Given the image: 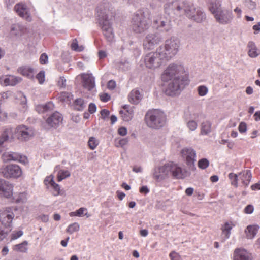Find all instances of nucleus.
<instances>
[{
  "label": "nucleus",
  "mask_w": 260,
  "mask_h": 260,
  "mask_svg": "<svg viewBox=\"0 0 260 260\" xmlns=\"http://www.w3.org/2000/svg\"><path fill=\"white\" fill-rule=\"evenodd\" d=\"M161 80L168 82L165 89L167 95L174 96L178 95L188 84L184 67L176 64H170L163 72Z\"/></svg>",
  "instance_id": "1"
},
{
  "label": "nucleus",
  "mask_w": 260,
  "mask_h": 260,
  "mask_svg": "<svg viewBox=\"0 0 260 260\" xmlns=\"http://www.w3.org/2000/svg\"><path fill=\"white\" fill-rule=\"evenodd\" d=\"M166 13L171 17H181L185 15L188 18L201 23L206 19L205 14L200 9L188 2L175 0L167 2L164 5Z\"/></svg>",
  "instance_id": "2"
},
{
  "label": "nucleus",
  "mask_w": 260,
  "mask_h": 260,
  "mask_svg": "<svg viewBox=\"0 0 260 260\" xmlns=\"http://www.w3.org/2000/svg\"><path fill=\"white\" fill-rule=\"evenodd\" d=\"M97 14L103 35L108 42H112L114 34L112 26L113 13L111 4L108 2L100 4L97 8Z\"/></svg>",
  "instance_id": "3"
},
{
  "label": "nucleus",
  "mask_w": 260,
  "mask_h": 260,
  "mask_svg": "<svg viewBox=\"0 0 260 260\" xmlns=\"http://www.w3.org/2000/svg\"><path fill=\"white\" fill-rule=\"evenodd\" d=\"M150 13L149 11L139 10L135 14L132 20V27L136 33H142L147 30L150 26Z\"/></svg>",
  "instance_id": "4"
},
{
  "label": "nucleus",
  "mask_w": 260,
  "mask_h": 260,
  "mask_svg": "<svg viewBox=\"0 0 260 260\" xmlns=\"http://www.w3.org/2000/svg\"><path fill=\"white\" fill-rule=\"evenodd\" d=\"M166 117L165 113L157 109L148 111L145 117L147 125L152 128L157 129L165 124Z\"/></svg>",
  "instance_id": "5"
},
{
  "label": "nucleus",
  "mask_w": 260,
  "mask_h": 260,
  "mask_svg": "<svg viewBox=\"0 0 260 260\" xmlns=\"http://www.w3.org/2000/svg\"><path fill=\"white\" fill-rule=\"evenodd\" d=\"M179 46L180 41L178 39L171 37L165 41L164 45L160 46L158 48L162 53L161 55L168 60L177 53Z\"/></svg>",
  "instance_id": "6"
},
{
  "label": "nucleus",
  "mask_w": 260,
  "mask_h": 260,
  "mask_svg": "<svg viewBox=\"0 0 260 260\" xmlns=\"http://www.w3.org/2000/svg\"><path fill=\"white\" fill-rule=\"evenodd\" d=\"M161 54L158 48H157L156 51L146 54L144 57V63L146 68L151 70L159 68L163 61L167 60Z\"/></svg>",
  "instance_id": "7"
},
{
  "label": "nucleus",
  "mask_w": 260,
  "mask_h": 260,
  "mask_svg": "<svg viewBox=\"0 0 260 260\" xmlns=\"http://www.w3.org/2000/svg\"><path fill=\"white\" fill-rule=\"evenodd\" d=\"M16 206L4 208L0 210V223L3 227L12 229V222L15 218L14 212L17 211Z\"/></svg>",
  "instance_id": "8"
},
{
  "label": "nucleus",
  "mask_w": 260,
  "mask_h": 260,
  "mask_svg": "<svg viewBox=\"0 0 260 260\" xmlns=\"http://www.w3.org/2000/svg\"><path fill=\"white\" fill-rule=\"evenodd\" d=\"M0 173L6 178H17L21 176L22 170L18 165L12 164L1 168Z\"/></svg>",
  "instance_id": "9"
},
{
  "label": "nucleus",
  "mask_w": 260,
  "mask_h": 260,
  "mask_svg": "<svg viewBox=\"0 0 260 260\" xmlns=\"http://www.w3.org/2000/svg\"><path fill=\"white\" fill-rule=\"evenodd\" d=\"M162 39L159 35L156 33L148 34L143 41V47L146 50L154 49Z\"/></svg>",
  "instance_id": "10"
},
{
  "label": "nucleus",
  "mask_w": 260,
  "mask_h": 260,
  "mask_svg": "<svg viewBox=\"0 0 260 260\" xmlns=\"http://www.w3.org/2000/svg\"><path fill=\"white\" fill-rule=\"evenodd\" d=\"M15 133L17 138L22 141H28L34 136V130L23 125L17 126Z\"/></svg>",
  "instance_id": "11"
},
{
  "label": "nucleus",
  "mask_w": 260,
  "mask_h": 260,
  "mask_svg": "<svg viewBox=\"0 0 260 260\" xmlns=\"http://www.w3.org/2000/svg\"><path fill=\"white\" fill-rule=\"evenodd\" d=\"M2 158L4 162H8L10 161H18L22 164H26L27 158L26 156L22 155L18 153L14 152H6L3 153Z\"/></svg>",
  "instance_id": "12"
},
{
  "label": "nucleus",
  "mask_w": 260,
  "mask_h": 260,
  "mask_svg": "<svg viewBox=\"0 0 260 260\" xmlns=\"http://www.w3.org/2000/svg\"><path fill=\"white\" fill-rule=\"evenodd\" d=\"M214 16L218 23L223 25L230 23L233 18L232 12L225 9L216 13Z\"/></svg>",
  "instance_id": "13"
},
{
  "label": "nucleus",
  "mask_w": 260,
  "mask_h": 260,
  "mask_svg": "<svg viewBox=\"0 0 260 260\" xmlns=\"http://www.w3.org/2000/svg\"><path fill=\"white\" fill-rule=\"evenodd\" d=\"M170 176L168 165L156 167L153 170V178L158 182L161 181Z\"/></svg>",
  "instance_id": "14"
},
{
  "label": "nucleus",
  "mask_w": 260,
  "mask_h": 260,
  "mask_svg": "<svg viewBox=\"0 0 260 260\" xmlns=\"http://www.w3.org/2000/svg\"><path fill=\"white\" fill-rule=\"evenodd\" d=\"M165 10V9H164ZM165 15H162L161 14H155L153 17V22L157 27H164L169 24L171 18H176L177 17H171L168 14L166 13L164 11Z\"/></svg>",
  "instance_id": "15"
},
{
  "label": "nucleus",
  "mask_w": 260,
  "mask_h": 260,
  "mask_svg": "<svg viewBox=\"0 0 260 260\" xmlns=\"http://www.w3.org/2000/svg\"><path fill=\"white\" fill-rule=\"evenodd\" d=\"M169 175L177 179H182L185 177V172L177 164L173 162L168 163Z\"/></svg>",
  "instance_id": "16"
},
{
  "label": "nucleus",
  "mask_w": 260,
  "mask_h": 260,
  "mask_svg": "<svg viewBox=\"0 0 260 260\" xmlns=\"http://www.w3.org/2000/svg\"><path fill=\"white\" fill-rule=\"evenodd\" d=\"M28 33L27 28L20 23H15L11 25L10 34L17 39H20Z\"/></svg>",
  "instance_id": "17"
},
{
  "label": "nucleus",
  "mask_w": 260,
  "mask_h": 260,
  "mask_svg": "<svg viewBox=\"0 0 260 260\" xmlns=\"http://www.w3.org/2000/svg\"><path fill=\"white\" fill-rule=\"evenodd\" d=\"M182 156L186 159V164L190 168L194 166L196 161V152L191 148H184L181 151Z\"/></svg>",
  "instance_id": "18"
},
{
  "label": "nucleus",
  "mask_w": 260,
  "mask_h": 260,
  "mask_svg": "<svg viewBox=\"0 0 260 260\" xmlns=\"http://www.w3.org/2000/svg\"><path fill=\"white\" fill-rule=\"evenodd\" d=\"M14 10L20 17L27 21H31V17L30 16V14L29 9L26 5L22 3L17 4L14 7Z\"/></svg>",
  "instance_id": "19"
},
{
  "label": "nucleus",
  "mask_w": 260,
  "mask_h": 260,
  "mask_svg": "<svg viewBox=\"0 0 260 260\" xmlns=\"http://www.w3.org/2000/svg\"><path fill=\"white\" fill-rule=\"evenodd\" d=\"M13 185L9 182L0 179V196L10 198L13 195Z\"/></svg>",
  "instance_id": "20"
},
{
  "label": "nucleus",
  "mask_w": 260,
  "mask_h": 260,
  "mask_svg": "<svg viewBox=\"0 0 260 260\" xmlns=\"http://www.w3.org/2000/svg\"><path fill=\"white\" fill-rule=\"evenodd\" d=\"M63 117L61 114L58 112L53 113L46 120V123L51 127L56 128L62 122Z\"/></svg>",
  "instance_id": "21"
},
{
  "label": "nucleus",
  "mask_w": 260,
  "mask_h": 260,
  "mask_svg": "<svg viewBox=\"0 0 260 260\" xmlns=\"http://www.w3.org/2000/svg\"><path fill=\"white\" fill-rule=\"evenodd\" d=\"M21 81V78L13 75L0 77V84L4 86H15Z\"/></svg>",
  "instance_id": "22"
},
{
  "label": "nucleus",
  "mask_w": 260,
  "mask_h": 260,
  "mask_svg": "<svg viewBox=\"0 0 260 260\" xmlns=\"http://www.w3.org/2000/svg\"><path fill=\"white\" fill-rule=\"evenodd\" d=\"M82 85L84 88L90 91L95 87L94 77L92 74H83L81 75Z\"/></svg>",
  "instance_id": "23"
},
{
  "label": "nucleus",
  "mask_w": 260,
  "mask_h": 260,
  "mask_svg": "<svg viewBox=\"0 0 260 260\" xmlns=\"http://www.w3.org/2000/svg\"><path fill=\"white\" fill-rule=\"evenodd\" d=\"M252 256L247 250L243 248H236L234 250L233 260H252Z\"/></svg>",
  "instance_id": "24"
},
{
  "label": "nucleus",
  "mask_w": 260,
  "mask_h": 260,
  "mask_svg": "<svg viewBox=\"0 0 260 260\" xmlns=\"http://www.w3.org/2000/svg\"><path fill=\"white\" fill-rule=\"evenodd\" d=\"M134 106L125 105L123 106V110L120 111L122 119L125 121L131 120L134 116Z\"/></svg>",
  "instance_id": "25"
},
{
  "label": "nucleus",
  "mask_w": 260,
  "mask_h": 260,
  "mask_svg": "<svg viewBox=\"0 0 260 260\" xmlns=\"http://www.w3.org/2000/svg\"><path fill=\"white\" fill-rule=\"evenodd\" d=\"M259 228V226L256 224L248 225L244 231L246 237L249 239H253L256 235Z\"/></svg>",
  "instance_id": "26"
},
{
  "label": "nucleus",
  "mask_w": 260,
  "mask_h": 260,
  "mask_svg": "<svg viewBox=\"0 0 260 260\" xmlns=\"http://www.w3.org/2000/svg\"><path fill=\"white\" fill-rule=\"evenodd\" d=\"M235 225L232 222H226L223 225L221 226V230L222 231V235L223 236L224 240L230 238L231 230Z\"/></svg>",
  "instance_id": "27"
},
{
  "label": "nucleus",
  "mask_w": 260,
  "mask_h": 260,
  "mask_svg": "<svg viewBox=\"0 0 260 260\" xmlns=\"http://www.w3.org/2000/svg\"><path fill=\"white\" fill-rule=\"evenodd\" d=\"M143 95L138 89L133 90L128 95L129 101L133 104H138L142 99Z\"/></svg>",
  "instance_id": "28"
},
{
  "label": "nucleus",
  "mask_w": 260,
  "mask_h": 260,
  "mask_svg": "<svg viewBox=\"0 0 260 260\" xmlns=\"http://www.w3.org/2000/svg\"><path fill=\"white\" fill-rule=\"evenodd\" d=\"M209 9L213 15L222 10L221 1L220 0H211Z\"/></svg>",
  "instance_id": "29"
},
{
  "label": "nucleus",
  "mask_w": 260,
  "mask_h": 260,
  "mask_svg": "<svg viewBox=\"0 0 260 260\" xmlns=\"http://www.w3.org/2000/svg\"><path fill=\"white\" fill-rule=\"evenodd\" d=\"M239 176H240L243 183L245 185L247 186L252 177L251 171L250 170H246L243 172H240L239 174Z\"/></svg>",
  "instance_id": "30"
},
{
  "label": "nucleus",
  "mask_w": 260,
  "mask_h": 260,
  "mask_svg": "<svg viewBox=\"0 0 260 260\" xmlns=\"http://www.w3.org/2000/svg\"><path fill=\"white\" fill-rule=\"evenodd\" d=\"M249 50H248V55L251 57H255L259 55V53L258 52L257 48H256L255 43L250 41L248 43L247 45Z\"/></svg>",
  "instance_id": "31"
},
{
  "label": "nucleus",
  "mask_w": 260,
  "mask_h": 260,
  "mask_svg": "<svg viewBox=\"0 0 260 260\" xmlns=\"http://www.w3.org/2000/svg\"><path fill=\"white\" fill-rule=\"evenodd\" d=\"M12 129L8 128L5 129L0 137V146H2L4 143L8 140L10 136H12Z\"/></svg>",
  "instance_id": "32"
},
{
  "label": "nucleus",
  "mask_w": 260,
  "mask_h": 260,
  "mask_svg": "<svg viewBox=\"0 0 260 260\" xmlns=\"http://www.w3.org/2000/svg\"><path fill=\"white\" fill-rule=\"evenodd\" d=\"M28 243L26 241H24L21 243L15 245L13 249L14 251L20 252H26L28 249L27 245Z\"/></svg>",
  "instance_id": "33"
},
{
  "label": "nucleus",
  "mask_w": 260,
  "mask_h": 260,
  "mask_svg": "<svg viewBox=\"0 0 260 260\" xmlns=\"http://www.w3.org/2000/svg\"><path fill=\"white\" fill-rule=\"evenodd\" d=\"M211 123L210 121H206L202 123L201 134L203 135H207L211 132Z\"/></svg>",
  "instance_id": "34"
},
{
  "label": "nucleus",
  "mask_w": 260,
  "mask_h": 260,
  "mask_svg": "<svg viewBox=\"0 0 260 260\" xmlns=\"http://www.w3.org/2000/svg\"><path fill=\"white\" fill-rule=\"evenodd\" d=\"M75 109L78 111L83 110L86 107V103L81 98L75 100L74 103Z\"/></svg>",
  "instance_id": "35"
},
{
  "label": "nucleus",
  "mask_w": 260,
  "mask_h": 260,
  "mask_svg": "<svg viewBox=\"0 0 260 260\" xmlns=\"http://www.w3.org/2000/svg\"><path fill=\"white\" fill-rule=\"evenodd\" d=\"M19 72L28 78H31L33 77V71L32 69L28 67H21L18 69Z\"/></svg>",
  "instance_id": "36"
},
{
  "label": "nucleus",
  "mask_w": 260,
  "mask_h": 260,
  "mask_svg": "<svg viewBox=\"0 0 260 260\" xmlns=\"http://www.w3.org/2000/svg\"><path fill=\"white\" fill-rule=\"evenodd\" d=\"M70 172L68 170H59L57 174V181L60 182L70 176Z\"/></svg>",
  "instance_id": "37"
},
{
  "label": "nucleus",
  "mask_w": 260,
  "mask_h": 260,
  "mask_svg": "<svg viewBox=\"0 0 260 260\" xmlns=\"http://www.w3.org/2000/svg\"><path fill=\"white\" fill-rule=\"evenodd\" d=\"M11 230L12 229L3 227L2 224L0 223V241L4 240Z\"/></svg>",
  "instance_id": "38"
},
{
  "label": "nucleus",
  "mask_w": 260,
  "mask_h": 260,
  "mask_svg": "<svg viewBox=\"0 0 260 260\" xmlns=\"http://www.w3.org/2000/svg\"><path fill=\"white\" fill-rule=\"evenodd\" d=\"M80 225L77 222H74L70 224L66 230L67 233L72 234L74 232H77L79 230Z\"/></svg>",
  "instance_id": "39"
},
{
  "label": "nucleus",
  "mask_w": 260,
  "mask_h": 260,
  "mask_svg": "<svg viewBox=\"0 0 260 260\" xmlns=\"http://www.w3.org/2000/svg\"><path fill=\"white\" fill-rule=\"evenodd\" d=\"M53 189L52 194L54 196H57L58 195H62L64 193L63 191L60 189V186L55 182V184H53L50 185Z\"/></svg>",
  "instance_id": "40"
},
{
  "label": "nucleus",
  "mask_w": 260,
  "mask_h": 260,
  "mask_svg": "<svg viewBox=\"0 0 260 260\" xmlns=\"http://www.w3.org/2000/svg\"><path fill=\"white\" fill-rule=\"evenodd\" d=\"M71 47L73 50L77 52H81L83 51L84 49V47L82 45H78V41L76 39H74L73 40L72 43L71 45Z\"/></svg>",
  "instance_id": "41"
},
{
  "label": "nucleus",
  "mask_w": 260,
  "mask_h": 260,
  "mask_svg": "<svg viewBox=\"0 0 260 260\" xmlns=\"http://www.w3.org/2000/svg\"><path fill=\"white\" fill-rule=\"evenodd\" d=\"M15 202L17 203H24L26 202L27 197L25 193H20L17 197L14 198Z\"/></svg>",
  "instance_id": "42"
},
{
  "label": "nucleus",
  "mask_w": 260,
  "mask_h": 260,
  "mask_svg": "<svg viewBox=\"0 0 260 260\" xmlns=\"http://www.w3.org/2000/svg\"><path fill=\"white\" fill-rule=\"evenodd\" d=\"M54 104L51 102H49L45 105L40 106L38 107V109H42L43 112H47L50 111L54 108Z\"/></svg>",
  "instance_id": "43"
},
{
  "label": "nucleus",
  "mask_w": 260,
  "mask_h": 260,
  "mask_svg": "<svg viewBox=\"0 0 260 260\" xmlns=\"http://www.w3.org/2000/svg\"><path fill=\"white\" fill-rule=\"evenodd\" d=\"M88 146L91 150H94L99 144V141L95 137H91L88 142Z\"/></svg>",
  "instance_id": "44"
},
{
  "label": "nucleus",
  "mask_w": 260,
  "mask_h": 260,
  "mask_svg": "<svg viewBox=\"0 0 260 260\" xmlns=\"http://www.w3.org/2000/svg\"><path fill=\"white\" fill-rule=\"evenodd\" d=\"M229 178L231 180V184L236 187H238V175L233 173H230L229 175Z\"/></svg>",
  "instance_id": "45"
},
{
  "label": "nucleus",
  "mask_w": 260,
  "mask_h": 260,
  "mask_svg": "<svg viewBox=\"0 0 260 260\" xmlns=\"http://www.w3.org/2000/svg\"><path fill=\"white\" fill-rule=\"evenodd\" d=\"M76 213H77V216L78 217L86 216L88 218L90 216V215L88 213L87 208L84 207H81L76 210Z\"/></svg>",
  "instance_id": "46"
},
{
  "label": "nucleus",
  "mask_w": 260,
  "mask_h": 260,
  "mask_svg": "<svg viewBox=\"0 0 260 260\" xmlns=\"http://www.w3.org/2000/svg\"><path fill=\"white\" fill-rule=\"evenodd\" d=\"M198 94L201 96L206 95L208 92V88L204 85L199 86L197 88Z\"/></svg>",
  "instance_id": "47"
},
{
  "label": "nucleus",
  "mask_w": 260,
  "mask_h": 260,
  "mask_svg": "<svg viewBox=\"0 0 260 260\" xmlns=\"http://www.w3.org/2000/svg\"><path fill=\"white\" fill-rule=\"evenodd\" d=\"M209 165V161L206 158H202L198 161V167L202 169H205Z\"/></svg>",
  "instance_id": "48"
},
{
  "label": "nucleus",
  "mask_w": 260,
  "mask_h": 260,
  "mask_svg": "<svg viewBox=\"0 0 260 260\" xmlns=\"http://www.w3.org/2000/svg\"><path fill=\"white\" fill-rule=\"evenodd\" d=\"M245 5L249 9L254 10L256 8V3L252 0H245Z\"/></svg>",
  "instance_id": "49"
},
{
  "label": "nucleus",
  "mask_w": 260,
  "mask_h": 260,
  "mask_svg": "<svg viewBox=\"0 0 260 260\" xmlns=\"http://www.w3.org/2000/svg\"><path fill=\"white\" fill-rule=\"evenodd\" d=\"M53 179L54 177L52 175L46 177L44 181L45 185L47 186L48 185H52L53 184H55Z\"/></svg>",
  "instance_id": "50"
},
{
  "label": "nucleus",
  "mask_w": 260,
  "mask_h": 260,
  "mask_svg": "<svg viewBox=\"0 0 260 260\" xmlns=\"http://www.w3.org/2000/svg\"><path fill=\"white\" fill-rule=\"evenodd\" d=\"M40 84H42L45 81V72L43 71H40L36 76Z\"/></svg>",
  "instance_id": "51"
},
{
  "label": "nucleus",
  "mask_w": 260,
  "mask_h": 260,
  "mask_svg": "<svg viewBox=\"0 0 260 260\" xmlns=\"http://www.w3.org/2000/svg\"><path fill=\"white\" fill-rule=\"evenodd\" d=\"M59 98L62 102H68L70 101V94L66 92L61 93Z\"/></svg>",
  "instance_id": "52"
},
{
  "label": "nucleus",
  "mask_w": 260,
  "mask_h": 260,
  "mask_svg": "<svg viewBox=\"0 0 260 260\" xmlns=\"http://www.w3.org/2000/svg\"><path fill=\"white\" fill-rule=\"evenodd\" d=\"M23 232L21 230L14 231L11 235V240H15L18 238L23 235Z\"/></svg>",
  "instance_id": "53"
},
{
  "label": "nucleus",
  "mask_w": 260,
  "mask_h": 260,
  "mask_svg": "<svg viewBox=\"0 0 260 260\" xmlns=\"http://www.w3.org/2000/svg\"><path fill=\"white\" fill-rule=\"evenodd\" d=\"M187 127L190 131H194L197 127V123L194 120L189 121L187 123Z\"/></svg>",
  "instance_id": "54"
},
{
  "label": "nucleus",
  "mask_w": 260,
  "mask_h": 260,
  "mask_svg": "<svg viewBox=\"0 0 260 260\" xmlns=\"http://www.w3.org/2000/svg\"><path fill=\"white\" fill-rule=\"evenodd\" d=\"M128 138H122L118 140V143L116 145L117 147L121 146L123 147L124 145H126L128 142Z\"/></svg>",
  "instance_id": "55"
},
{
  "label": "nucleus",
  "mask_w": 260,
  "mask_h": 260,
  "mask_svg": "<svg viewBox=\"0 0 260 260\" xmlns=\"http://www.w3.org/2000/svg\"><path fill=\"white\" fill-rule=\"evenodd\" d=\"M253 211H254V207L251 205H247L244 209V213L246 214H248L252 213Z\"/></svg>",
  "instance_id": "56"
},
{
  "label": "nucleus",
  "mask_w": 260,
  "mask_h": 260,
  "mask_svg": "<svg viewBox=\"0 0 260 260\" xmlns=\"http://www.w3.org/2000/svg\"><path fill=\"white\" fill-rule=\"evenodd\" d=\"M238 129L241 133H245L247 131V125L245 122H241L239 125Z\"/></svg>",
  "instance_id": "57"
},
{
  "label": "nucleus",
  "mask_w": 260,
  "mask_h": 260,
  "mask_svg": "<svg viewBox=\"0 0 260 260\" xmlns=\"http://www.w3.org/2000/svg\"><path fill=\"white\" fill-rule=\"evenodd\" d=\"M40 61L41 64H46L48 61V56L45 53H43L40 56Z\"/></svg>",
  "instance_id": "58"
},
{
  "label": "nucleus",
  "mask_w": 260,
  "mask_h": 260,
  "mask_svg": "<svg viewBox=\"0 0 260 260\" xmlns=\"http://www.w3.org/2000/svg\"><path fill=\"white\" fill-rule=\"evenodd\" d=\"M100 96L101 100L103 102H107L110 99V95L107 93H103Z\"/></svg>",
  "instance_id": "59"
},
{
  "label": "nucleus",
  "mask_w": 260,
  "mask_h": 260,
  "mask_svg": "<svg viewBox=\"0 0 260 260\" xmlns=\"http://www.w3.org/2000/svg\"><path fill=\"white\" fill-rule=\"evenodd\" d=\"M96 107L94 104L90 103L88 107V111L90 113H93L96 111Z\"/></svg>",
  "instance_id": "60"
},
{
  "label": "nucleus",
  "mask_w": 260,
  "mask_h": 260,
  "mask_svg": "<svg viewBox=\"0 0 260 260\" xmlns=\"http://www.w3.org/2000/svg\"><path fill=\"white\" fill-rule=\"evenodd\" d=\"M170 257L171 260H179V255L175 252H172L170 253Z\"/></svg>",
  "instance_id": "61"
},
{
  "label": "nucleus",
  "mask_w": 260,
  "mask_h": 260,
  "mask_svg": "<svg viewBox=\"0 0 260 260\" xmlns=\"http://www.w3.org/2000/svg\"><path fill=\"white\" fill-rule=\"evenodd\" d=\"M110 112L106 109H103L101 111V115L103 119H105L109 115Z\"/></svg>",
  "instance_id": "62"
},
{
  "label": "nucleus",
  "mask_w": 260,
  "mask_h": 260,
  "mask_svg": "<svg viewBox=\"0 0 260 260\" xmlns=\"http://www.w3.org/2000/svg\"><path fill=\"white\" fill-rule=\"evenodd\" d=\"M118 134L122 136H125L127 134V129L124 127H120L118 129Z\"/></svg>",
  "instance_id": "63"
},
{
  "label": "nucleus",
  "mask_w": 260,
  "mask_h": 260,
  "mask_svg": "<svg viewBox=\"0 0 260 260\" xmlns=\"http://www.w3.org/2000/svg\"><path fill=\"white\" fill-rule=\"evenodd\" d=\"M116 83L113 80H110L107 84V87L109 89H113L115 87Z\"/></svg>",
  "instance_id": "64"
}]
</instances>
